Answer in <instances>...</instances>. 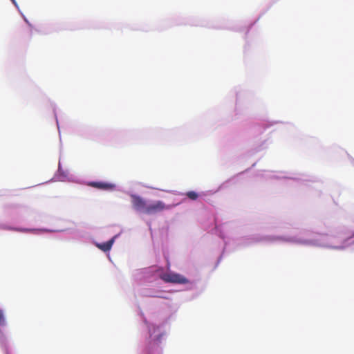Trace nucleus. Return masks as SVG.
Instances as JSON below:
<instances>
[{
    "label": "nucleus",
    "mask_w": 354,
    "mask_h": 354,
    "mask_svg": "<svg viewBox=\"0 0 354 354\" xmlns=\"http://www.w3.org/2000/svg\"><path fill=\"white\" fill-rule=\"evenodd\" d=\"M6 325V318L2 310L0 309V327Z\"/></svg>",
    "instance_id": "0eeeda50"
},
{
    "label": "nucleus",
    "mask_w": 354,
    "mask_h": 354,
    "mask_svg": "<svg viewBox=\"0 0 354 354\" xmlns=\"http://www.w3.org/2000/svg\"><path fill=\"white\" fill-rule=\"evenodd\" d=\"M151 297H159V298H165L164 296L161 295H151Z\"/></svg>",
    "instance_id": "6e6552de"
},
{
    "label": "nucleus",
    "mask_w": 354,
    "mask_h": 354,
    "mask_svg": "<svg viewBox=\"0 0 354 354\" xmlns=\"http://www.w3.org/2000/svg\"><path fill=\"white\" fill-rule=\"evenodd\" d=\"M89 185L104 190L113 189L115 187L114 185L104 182H91L89 183Z\"/></svg>",
    "instance_id": "20e7f679"
},
{
    "label": "nucleus",
    "mask_w": 354,
    "mask_h": 354,
    "mask_svg": "<svg viewBox=\"0 0 354 354\" xmlns=\"http://www.w3.org/2000/svg\"><path fill=\"white\" fill-rule=\"evenodd\" d=\"M186 196L191 200H196L198 197V194L194 191L187 192Z\"/></svg>",
    "instance_id": "423d86ee"
},
{
    "label": "nucleus",
    "mask_w": 354,
    "mask_h": 354,
    "mask_svg": "<svg viewBox=\"0 0 354 354\" xmlns=\"http://www.w3.org/2000/svg\"><path fill=\"white\" fill-rule=\"evenodd\" d=\"M169 207L167 206L162 201H157L152 203L147 204L145 214H153L158 212H160L166 209H168Z\"/></svg>",
    "instance_id": "f03ea898"
},
{
    "label": "nucleus",
    "mask_w": 354,
    "mask_h": 354,
    "mask_svg": "<svg viewBox=\"0 0 354 354\" xmlns=\"http://www.w3.org/2000/svg\"><path fill=\"white\" fill-rule=\"evenodd\" d=\"M131 198L133 208L137 211H140L145 214L146 208L147 206L146 201L140 196L135 194H132L131 196Z\"/></svg>",
    "instance_id": "7ed1b4c3"
},
{
    "label": "nucleus",
    "mask_w": 354,
    "mask_h": 354,
    "mask_svg": "<svg viewBox=\"0 0 354 354\" xmlns=\"http://www.w3.org/2000/svg\"><path fill=\"white\" fill-rule=\"evenodd\" d=\"M160 279L166 283H176V284H186L189 281L182 274L175 272H167L160 275Z\"/></svg>",
    "instance_id": "f257e3e1"
},
{
    "label": "nucleus",
    "mask_w": 354,
    "mask_h": 354,
    "mask_svg": "<svg viewBox=\"0 0 354 354\" xmlns=\"http://www.w3.org/2000/svg\"><path fill=\"white\" fill-rule=\"evenodd\" d=\"M285 241H293V240H292L290 239H285Z\"/></svg>",
    "instance_id": "9d476101"
},
{
    "label": "nucleus",
    "mask_w": 354,
    "mask_h": 354,
    "mask_svg": "<svg viewBox=\"0 0 354 354\" xmlns=\"http://www.w3.org/2000/svg\"><path fill=\"white\" fill-rule=\"evenodd\" d=\"M13 3H15V0H11Z\"/></svg>",
    "instance_id": "9b49d317"
},
{
    "label": "nucleus",
    "mask_w": 354,
    "mask_h": 354,
    "mask_svg": "<svg viewBox=\"0 0 354 354\" xmlns=\"http://www.w3.org/2000/svg\"><path fill=\"white\" fill-rule=\"evenodd\" d=\"M298 243H306L308 241H297Z\"/></svg>",
    "instance_id": "1a4fd4ad"
},
{
    "label": "nucleus",
    "mask_w": 354,
    "mask_h": 354,
    "mask_svg": "<svg viewBox=\"0 0 354 354\" xmlns=\"http://www.w3.org/2000/svg\"><path fill=\"white\" fill-rule=\"evenodd\" d=\"M113 242H114V239H111V240H109L105 243L97 244V246L101 250H102L104 252H108L111 250V248L113 244Z\"/></svg>",
    "instance_id": "39448f33"
}]
</instances>
